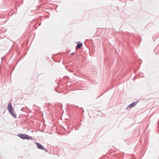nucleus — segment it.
<instances>
[{
    "label": "nucleus",
    "mask_w": 159,
    "mask_h": 159,
    "mask_svg": "<svg viewBox=\"0 0 159 159\" xmlns=\"http://www.w3.org/2000/svg\"><path fill=\"white\" fill-rule=\"evenodd\" d=\"M7 109L9 112L14 118H16V113L14 111V109L11 103H9L7 106Z\"/></svg>",
    "instance_id": "1"
},
{
    "label": "nucleus",
    "mask_w": 159,
    "mask_h": 159,
    "mask_svg": "<svg viewBox=\"0 0 159 159\" xmlns=\"http://www.w3.org/2000/svg\"><path fill=\"white\" fill-rule=\"evenodd\" d=\"M17 136L23 139L31 140L32 139V137L30 136L27 134L19 133L18 134Z\"/></svg>",
    "instance_id": "2"
},
{
    "label": "nucleus",
    "mask_w": 159,
    "mask_h": 159,
    "mask_svg": "<svg viewBox=\"0 0 159 159\" xmlns=\"http://www.w3.org/2000/svg\"><path fill=\"white\" fill-rule=\"evenodd\" d=\"M35 144L38 149L44 150L46 151V149L40 143L38 142H35Z\"/></svg>",
    "instance_id": "3"
},
{
    "label": "nucleus",
    "mask_w": 159,
    "mask_h": 159,
    "mask_svg": "<svg viewBox=\"0 0 159 159\" xmlns=\"http://www.w3.org/2000/svg\"><path fill=\"white\" fill-rule=\"evenodd\" d=\"M138 102L139 101H136L133 102L128 106V107H127L126 109H127L129 107L130 108V109H131V108L134 107L136 105Z\"/></svg>",
    "instance_id": "4"
},
{
    "label": "nucleus",
    "mask_w": 159,
    "mask_h": 159,
    "mask_svg": "<svg viewBox=\"0 0 159 159\" xmlns=\"http://www.w3.org/2000/svg\"><path fill=\"white\" fill-rule=\"evenodd\" d=\"M79 42H78L77 46H76V49H80L82 46V43H79Z\"/></svg>",
    "instance_id": "5"
},
{
    "label": "nucleus",
    "mask_w": 159,
    "mask_h": 159,
    "mask_svg": "<svg viewBox=\"0 0 159 159\" xmlns=\"http://www.w3.org/2000/svg\"><path fill=\"white\" fill-rule=\"evenodd\" d=\"M72 131V129L71 128V129H70V130H68V133L69 134V132H70V131Z\"/></svg>",
    "instance_id": "6"
},
{
    "label": "nucleus",
    "mask_w": 159,
    "mask_h": 159,
    "mask_svg": "<svg viewBox=\"0 0 159 159\" xmlns=\"http://www.w3.org/2000/svg\"><path fill=\"white\" fill-rule=\"evenodd\" d=\"M74 54V53L73 52V53H72L71 54V55H73V54Z\"/></svg>",
    "instance_id": "7"
},
{
    "label": "nucleus",
    "mask_w": 159,
    "mask_h": 159,
    "mask_svg": "<svg viewBox=\"0 0 159 159\" xmlns=\"http://www.w3.org/2000/svg\"><path fill=\"white\" fill-rule=\"evenodd\" d=\"M21 111H22V109H21Z\"/></svg>",
    "instance_id": "8"
}]
</instances>
